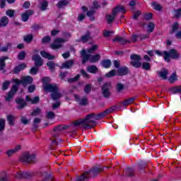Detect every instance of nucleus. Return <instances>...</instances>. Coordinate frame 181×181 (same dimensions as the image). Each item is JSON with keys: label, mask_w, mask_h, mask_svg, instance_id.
Instances as JSON below:
<instances>
[{"label": "nucleus", "mask_w": 181, "mask_h": 181, "mask_svg": "<svg viewBox=\"0 0 181 181\" xmlns=\"http://www.w3.org/2000/svg\"><path fill=\"white\" fill-rule=\"evenodd\" d=\"M86 179H90V177H88L87 175L83 173V174L81 177H77L76 181H84Z\"/></svg>", "instance_id": "6e6d98bb"}, {"label": "nucleus", "mask_w": 181, "mask_h": 181, "mask_svg": "<svg viewBox=\"0 0 181 181\" xmlns=\"http://www.w3.org/2000/svg\"><path fill=\"white\" fill-rule=\"evenodd\" d=\"M32 40H33V35L32 34H29L24 37V41H25L26 43H30Z\"/></svg>", "instance_id": "864d4df0"}, {"label": "nucleus", "mask_w": 181, "mask_h": 181, "mask_svg": "<svg viewBox=\"0 0 181 181\" xmlns=\"http://www.w3.org/2000/svg\"><path fill=\"white\" fill-rule=\"evenodd\" d=\"M102 90V94L105 98H108L111 96V92L110 90H111V83L106 82L103 84V86L101 87Z\"/></svg>", "instance_id": "9d476101"}, {"label": "nucleus", "mask_w": 181, "mask_h": 181, "mask_svg": "<svg viewBox=\"0 0 181 181\" xmlns=\"http://www.w3.org/2000/svg\"><path fill=\"white\" fill-rule=\"evenodd\" d=\"M9 86H11V81H5L2 83V88H1V89L3 90V91H5L7 88H9Z\"/></svg>", "instance_id": "de8ad7c7"}, {"label": "nucleus", "mask_w": 181, "mask_h": 181, "mask_svg": "<svg viewBox=\"0 0 181 181\" xmlns=\"http://www.w3.org/2000/svg\"><path fill=\"white\" fill-rule=\"evenodd\" d=\"M67 5H69V1L61 0L58 1L57 6L59 8V9H62V8H64V6H67Z\"/></svg>", "instance_id": "473e14b6"}, {"label": "nucleus", "mask_w": 181, "mask_h": 181, "mask_svg": "<svg viewBox=\"0 0 181 181\" xmlns=\"http://www.w3.org/2000/svg\"><path fill=\"white\" fill-rule=\"evenodd\" d=\"M25 57H26V52L25 51H22L20 53H18V60H25Z\"/></svg>", "instance_id": "4d7b16f0"}, {"label": "nucleus", "mask_w": 181, "mask_h": 181, "mask_svg": "<svg viewBox=\"0 0 181 181\" xmlns=\"http://www.w3.org/2000/svg\"><path fill=\"white\" fill-rule=\"evenodd\" d=\"M117 74V72H115V70H112L109 71L108 73L105 74V76L107 77H114Z\"/></svg>", "instance_id": "338daca9"}, {"label": "nucleus", "mask_w": 181, "mask_h": 181, "mask_svg": "<svg viewBox=\"0 0 181 181\" xmlns=\"http://www.w3.org/2000/svg\"><path fill=\"white\" fill-rule=\"evenodd\" d=\"M74 98L78 105H81L82 107L88 105V99L87 97L80 98L78 95H75Z\"/></svg>", "instance_id": "9b49d317"}, {"label": "nucleus", "mask_w": 181, "mask_h": 181, "mask_svg": "<svg viewBox=\"0 0 181 181\" xmlns=\"http://www.w3.org/2000/svg\"><path fill=\"white\" fill-rule=\"evenodd\" d=\"M9 23V18L6 17V16H3L0 20V26L5 27L6 25Z\"/></svg>", "instance_id": "72a5a7b5"}, {"label": "nucleus", "mask_w": 181, "mask_h": 181, "mask_svg": "<svg viewBox=\"0 0 181 181\" xmlns=\"http://www.w3.org/2000/svg\"><path fill=\"white\" fill-rule=\"evenodd\" d=\"M103 170H104V169L101 167H94L89 171H85V175H87L88 176V175H92L93 177H95V176H97L100 172H103Z\"/></svg>", "instance_id": "f8f14e48"}, {"label": "nucleus", "mask_w": 181, "mask_h": 181, "mask_svg": "<svg viewBox=\"0 0 181 181\" xmlns=\"http://www.w3.org/2000/svg\"><path fill=\"white\" fill-rule=\"evenodd\" d=\"M33 81V78L30 76H24L21 79V84L23 87H26V86L29 84H32Z\"/></svg>", "instance_id": "6ab92c4d"}, {"label": "nucleus", "mask_w": 181, "mask_h": 181, "mask_svg": "<svg viewBox=\"0 0 181 181\" xmlns=\"http://www.w3.org/2000/svg\"><path fill=\"white\" fill-rule=\"evenodd\" d=\"M119 12H121V13H125L127 12V10L125 9V6H117L112 10V15H114V16H117V15H118V13Z\"/></svg>", "instance_id": "dca6fc26"}, {"label": "nucleus", "mask_w": 181, "mask_h": 181, "mask_svg": "<svg viewBox=\"0 0 181 181\" xmlns=\"http://www.w3.org/2000/svg\"><path fill=\"white\" fill-rule=\"evenodd\" d=\"M79 79H80V74H78L74 78H69L68 82L69 83H74L76 81H78Z\"/></svg>", "instance_id": "e2e57ef3"}, {"label": "nucleus", "mask_w": 181, "mask_h": 181, "mask_svg": "<svg viewBox=\"0 0 181 181\" xmlns=\"http://www.w3.org/2000/svg\"><path fill=\"white\" fill-rule=\"evenodd\" d=\"M173 12H174V15H175V18L177 19H179V18H180V16H181V8H180L178 9H175L173 11Z\"/></svg>", "instance_id": "bf43d9fd"}, {"label": "nucleus", "mask_w": 181, "mask_h": 181, "mask_svg": "<svg viewBox=\"0 0 181 181\" xmlns=\"http://www.w3.org/2000/svg\"><path fill=\"white\" fill-rule=\"evenodd\" d=\"M83 91L85 94H90V93H91V84H86L84 87Z\"/></svg>", "instance_id": "09e8293b"}, {"label": "nucleus", "mask_w": 181, "mask_h": 181, "mask_svg": "<svg viewBox=\"0 0 181 181\" xmlns=\"http://www.w3.org/2000/svg\"><path fill=\"white\" fill-rule=\"evenodd\" d=\"M141 67L143 69V70L149 71V70H151V64H149V62H143L141 65Z\"/></svg>", "instance_id": "ea45409f"}, {"label": "nucleus", "mask_w": 181, "mask_h": 181, "mask_svg": "<svg viewBox=\"0 0 181 181\" xmlns=\"http://www.w3.org/2000/svg\"><path fill=\"white\" fill-rule=\"evenodd\" d=\"M158 74L161 78H163V80H166V78H168V75L169 74V71L163 69L160 72H158Z\"/></svg>", "instance_id": "cd10ccee"}, {"label": "nucleus", "mask_w": 181, "mask_h": 181, "mask_svg": "<svg viewBox=\"0 0 181 181\" xmlns=\"http://www.w3.org/2000/svg\"><path fill=\"white\" fill-rule=\"evenodd\" d=\"M47 6H49V3L46 1H42L40 3V11H46L47 9Z\"/></svg>", "instance_id": "37998d69"}, {"label": "nucleus", "mask_w": 181, "mask_h": 181, "mask_svg": "<svg viewBox=\"0 0 181 181\" xmlns=\"http://www.w3.org/2000/svg\"><path fill=\"white\" fill-rule=\"evenodd\" d=\"M11 46H12V44L8 43V44L6 45V46H4V47H1L0 50H1V52H8V49H9L10 47H11Z\"/></svg>", "instance_id": "69168bd1"}, {"label": "nucleus", "mask_w": 181, "mask_h": 181, "mask_svg": "<svg viewBox=\"0 0 181 181\" xmlns=\"http://www.w3.org/2000/svg\"><path fill=\"white\" fill-rule=\"evenodd\" d=\"M94 13H95V11L90 10L87 12L86 15L88 18H90V21H95Z\"/></svg>", "instance_id": "c03bdc74"}, {"label": "nucleus", "mask_w": 181, "mask_h": 181, "mask_svg": "<svg viewBox=\"0 0 181 181\" xmlns=\"http://www.w3.org/2000/svg\"><path fill=\"white\" fill-rule=\"evenodd\" d=\"M41 113H42V110H40V108L39 107H37L35 110H34L31 112V115L33 117H37V115H40Z\"/></svg>", "instance_id": "a18cd8bd"}, {"label": "nucleus", "mask_w": 181, "mask_h": 181, "mask_svg": "<svg viewBox=\"0 0 181 181\" xmlns=\"http://www.w3.org/2000/svg\"><path fill=\"white\" fill-rule=\"evenodd\" d=\"M33 176V173L29 172H23V179H30Z\"/></svg>", "instance_id": "603ef678"}, {"label": "nucleus", "mask_w": 181, "mask_h": 181, "mask_svg": "<svg viewBox=\"0 0 181 181\" xmlns=\"http://www.w3.org/2000/svg\"><path fill=\"white\" fill-rule=\"evenodd\" d=\"M55 117H56V114H54V112H48L47 113V118L48 119H54Z\"/></svg>", "instance_id": "0e129e2a"}, {"label": "nucleus", "mask_w": 181, "mask_h": 181, "mask_svg": "<svg viewBox=\"0 0 181 181\" xmlns=\"http://www.w3.org/2000/svg\"><path fill=\"white\" fill-rule=\"evenodd\" d=\"M40 55L42 57H44V59H47V60H54L56 58L54 55H52L45 51H41Z\"/></svg>", "instance_id": "a878e982"}, {"label": "nucleus", "mask_w": 181, "mask_h": 181, "mask_svg": "<svg viewBox=\"0 0 181 181\" xmlns=\"http://www.w3.org/2000/svg\"><path fill=\"white\" fill-rule=\"evenodd\" d=\"M13 81L17 85L12 86L10 91L7 93V95L5 96V100L8 102L12 100L13 96L15 94H16V93H18V90H19V85L22 84V81H19L18 78L13 79Z\"/></svg>", "instance_id": "39448f33"}, {"label": "nucleus", "mask_w": 181, "mask_h": 181, "mask_svg": "<svg viewBox=\"0 0 181 181\" xmlns=\"http://www.w3.org/2000/svg\"><path fill=\"white\" fill-rule=\"evenodd\" d=\"M117 73V76H127V74L129 73V69L127 66H122L120 68H118Z\"/></svg>", "instance_id": "aec40b11"}, {"label": "nucleus", "mask_w": 181, "mask_h": 181, "mask_svg": "<svg viewBox=\"0 0 181 181\" xmlns=\"http://www.w3.org/2000/svg\"><path fill=\"white\" fill-rule=\"evenodd\" d=\"M9 57L3 56L0 58V70H4L6 64L5 63V60H8Z\"/></svg>", "instance_id": "7c9ffc66"}, {"label": "nucleus", "mask_w": 181, "mask_h": 181, "mask_svg": "<svg viewBox=\"0 0 181 181\" xmlns=\"http://www.w3.org/2000/svg\"><path fill=\"white\" fill-rule=\"evenodd\" d=\"M101 64L105 69H110L111 67L112 62L110 59H104L101 62Z\"/></svg>", "instance_id": "c9c22d12"}, {"label": "nucleus", "mask_w": 181, "mask_h": 181, "mask_svg": "<svg viewBox=\"0 0 181 181\" xmlns=\"http://www.w3.org/2000/svg\"><path fill=\"white\" fill-rule=\"evenodd\" d=\"M40 122H42V119L39 118V117H35L33 120V129L36 130L37 128H38V125L37 124H40Z\"/></svg>", "instance_id": "4c0bfd02"}, {"label": "nucleus", "mask_w": 181, "mask_h": 181, "mask_svg": "<svg viewBox=\"0 0 181 181\" xmlns=\"http://www.w3.org/2000/svg\"><path fill=\"white\" fill-rule=\"evenodd\" d=\"M93 39L91 37V33L90 31H87L83 35H82L78 42H82V43H87V42H90Z\"/></svg>", "instance_id": "4468645a"}, {"label": "nucleus", "mask_w": 181, "mask_h": 181, "mask_svg": "<svg viewBox=\"0 0 181 181\" xmlns=\"http://www.w3.org/2000/svg\"><path fill=\"white\" fill-rule=\"evenodd\" d=\"M21 162H25L26 163H32L33 162H37L36 154L30 153L29 152H25L23 154L21 158Z\"/></svg>", "instance_id": "6e6552de"}, {"label": "nucleus", "mask_w": 181, "mask_h": 181, "mask_svg": "<svg viewBox=\"0 0 181 181\" xmlns=\"http://www.w3.org/2000/svg\"><path fill=\"white\" fill-rule=\"evenodd\" d=\"M7 121L8 122V125L11 127H13L15 125V121L16 119V117L13 115H7Z\"/></svg>", "instance_id": "c85d7f7f"}, {"label": "nucleus", "mask_w": 181, "mask_h": 181, "mask_svg": "<svg viewBox=\"0 0 181 181\" xmlns=\"http://www.w3.org/2000/svg\"><path fill=\"white\" fill-rule=\"evenodd\" d=\"M35 13L33 10H27L23 13L21 14V19L23 22H28L29 21V17L32 16Z\"/></svg>", "instance_id": "ddd939ff"}, {"label": "nucleus", "mask_w": 181, "mask_h": 181, "mask_svg": "<svg viewBox=\"0 0 181 181\" xmlns=\"http://www.w3.org/2000/svg\"><path fill=\"white\" fill-rule=\"evenodd\" d=\"M81 54L83 57L82 64L88 62V59L90 63H97V62L101 59V56L100 54L92 55L91 54H87L86 49H82L81 51Z\"/></svg>", "instance_id": "20e7f679"}, {"label": "nucleus", "mask_w": 181, "mask_h": 181, "mask_svg": "<svg viewBox=\"0 0 181 181\" xmlns=\"http://www.w3.org/2000/svg\"><path fill=\"white\" fill-rule=\"evenodd\" d=\"M152 6L155 11H162V6L159 4H157L156 1H153L152 3Z\"/></svg>", "instance_id": "79ce46f5"}, {"label": "nucleus", "mask_w": 181, "mask_h": 181, "mask_svg": "<svg viewBox=\"0 0 181 181\" xmlns=\"http://www.w3.org/2000/svg\"><path fill=\"white\" fill-rule=\"evenodd\" d=\"M115 106H112L109 109H107L104 112L95 114L91 113L86 116L83 119H80L74 122V127H81V128H84L85 129H91V128H94L95 127L97 122L95 121L98 119H103L105 115H108V114H111V112H114L115 111Z\"/></svg>", "instance_id": "f257e3e1"}, {"label": "nucleus", "mask_w": 181, "mask_h": 181, "mask_svg": "<svg viewBox=\"0 0 181 181\" xmlns=\"http://www.w3.org/2000/svg\"><path fill=\"white\" fill-rule=\"evenodd\" d=\"M41 175L44 177L42 181H54V177H53L52 175L49 174L47 171L41 173Z\"/></svg>", "instance_id": "4be33fe9"}, {"label": "nucleus", "mask_w": 181, "mask_h": 181, "mask_svg": "<svg viewBox=\"0 0 181 181\" xmlns=\"http://www.w3.org/2000/svg\"><path fill=\"white\" fill-rule=\"evenodd\" d=\"M165 57H164V60L169 63L170 62V59L174 60H177L179 57H180V53L176 50V49H171L169 52L166 51Z\"/></svg>", "instance_id": "0eeeda50"}, {"label": "nucleus", "mask_w": 181, "mask_h": 181, "mask_svg": "<svg viewBox=\"0 0 181 181\" xmlns=\"http://www.w3.org/2000/svg\"><path fill=\"white\" fill-rule=\"evenodd\" d=\"M180 28L179 23L175 22L172 25V30L170 31V35H173L175 32H177V30Z\"/></svg>", "instance_id": "e433bc0d"}, {"label": "nucleus", "mask_w": 181, "mask_h": 181, "mask_svg": "<svg viewBox=\"0 0 181 181\" xmlns=\"http://www.w3.org/2000/svg\"><path fill=\"white\" fill-rule=\"evenodd\" d=\"M73 64H74V60L70 59L69 61H66V62L63 63L60 66V69H70Z\"/></svg>", "instance_id": "bb28decb"}, {"label": "nucleus", "mask_w": 181, "mask_h": 181, "mask_svg": "<svg viewBox=\"0 0 181 181\" xmlns=\"http://www.w3.org/2000/svg\"><path fill=\"white\" fill-rule=\"evenodd\" d=\"M26 69V64L22 63L19 64L18 66L14 67L13 69V74H19L20 71H22V70H25Z\"/></svg>", "instance_id": "412c9836"}, {"label": "nucleus", "mask_w": 181, "mask_h": 181, "mask_svg": "<svg viewBox=\"0 0 181 181\" xmlns=\"http://www.w3.org/2000/svg\"><path fill=\"white\" fill-rule=\"evenodd\" d=\"M113 42H119L120 45H126L127 43H131V41L127 40L125 38L119 36H117L112 40Z\"/></svg>", "instance_id": "5701e85b"}, {"label": "nucleus", "mask_w": 181, "mask_h": 181, "mask_svg": "<svg viewBox=\"0 0 181 181\" xmlns=\"http://www.w3.org/2000/svg\"><path fill=\"white\" fill-rule=\"evenodd\" d=\"M177 80V75H176V73H173L168 78V81L170 83H175Z\"/></svg>", "instance_id": "8fccbe9b"}, {"label": "nucleus", "mask_w": 181, "mask_h": 181, "mask_svg": "<svg viewBox=\"0 0 181 181\" xmlns=\"http://www.w3.org/2000/svg\"><path fill=\"white\" fill-rule=\"evenodd\" d=\"M87 71H88V73L95 74V73H98V68H97V66H95V65L88 66Z\"/></svg>", "instance_id": "2f4dec72"}, {"label": "nucleus", "mask_w": 181, "mask_h": 181, "mask_svg": "<svg viewBox=\"0 0 181 181\" xmlns=\"http://www.w3.org/2000/svg\"><path fill=\"white\" fill-rule=\"evenodd\" d=\"M5 119L0 117V132L5 129Z\"/></svg>", "instance_id": "5fc2aeb1"}, {"label": "nucleus", "mask_w": 181, "mask_h": 181, "mask_svg": "<svg viewBox=\"0 0 181 181\" xmlns=\"http://www.w3.org/2000/svg\"><path fill=\"white\" fill-rule=\"evenodd\" d=\"M115 88L117 93H122V91L125 90V85L122 83H117L115 86Z\"/></svg>", "instance_id": "f704fd0d"}, {"label": "nucleus", "mask_w": 181, "mask_h": 181, "mask_svg": "<svg viewBox=\"0 0 181 181\" xmlns=\"http://www.w3.org/2000/svg\"><path fill=\"white\" fill-rule=\"evenodd\" d=\"M69 126H66L64 124L58 125L54 128L52 133V137L50 139V141H52L51 146H54V145H59V144H60V142L63 141L59 139V136H60V134H62L63 131H66V129H69Z\"/></svg>", "instance_id": "f03ea898"}, {"label": "nucleus", "mask_w": 181, "mask_h": 181, "mask_svg": "<svg viewBox=\"0 0 181 181\" xmlns=\"http://www.w3.org/2000/svg\"><path fill=\"white\" fill-rule=\"evenodd\" d=\"M130 59L132 60L130 62V64L133 66V67H136V69H139L141 66H142V63L141 62L142 58L140 57V55L133 54L130 55Z\"/></svg>", "instance_id": "1a4fd4ad"}, {"label": "nucleus", "mask_w": 181, "mask_h": 181, "mask_svg": "<svg viewBox=\"0 0 181 181\" xmlns=\"http://www.w3.org/2000/svg\"><path fill=\"white\" fill-rule=\"evenodd\" d=\"M6 15L9 16V18H13L15 16V10L8 9L6 11Z\"/></svg>", "instance_id": "13d9d810"}, {"label": "nucleus", "mask_w": 181, "mask_h": 181, "mask_svg": "<svg viewBox=\"0 0 181 181\" xmlns=\"http://www.w3.org/2000/svg\"><path fill=\"white\" fill-rule=\"evenodd\" d=\"M22 149V146L17 145L14 148L10 149L6 152V155L8 156V158H11L12 155H15V153H17V152H19Z\"/></svg>", "instance_id": "f3484780"}, {"label": "nucleus", "mask_w": 181, "mask_h": 181, "mask_svg": "<svg viewBox=\"0 0 181 181\" xmlns=\"http://www.w3.org/2000/svg\"><path fill=\"white\" fill-rule=\"evenodd\" d=\"M126 176L128 177H132L135 176V170L131 167H128L127 169L124 170Z\"/></svg>", "instance_id": "393cba45"}, {"label": "nucleus", "mask_w": 181, "mask_h": 181, "mask_svg": "<svg viewBox=\"0 0 181 181\" xmlns=\"http://www.w3.org/2000/svg\"><path fill=\"white\" fill-rule=\"evenodd\" d=\"M116 16H114L113 14H112V16L111 14H107L106 16V19H107V23L109 25H111V23H112L113 21H115Z\"/></svg>", "instance_id": "58836bf2"}, {"label": "nucleus", "mask_w": 181, "mask_h": 181, "mask_svg": "<svg viewBox=\"0 0 181 181\" xmlns=\"http://www.w3.org/2000/svg\"><path fill=\"white\" fill-rule=\"evenodd\" d=\"M62 93H60L59 92V90L52 92V93H51V98L54 101H56L57 100H59V98H62Z\"/></svg>", "instance_id": "c756f323"}, {"label": "nucleus", "mask_w": 181, "mask_h": 181, "mask_svg": "<svg viewBox=\"0 0 181 181\" xmlns=\"http://www.w3.org/2000/svg\"><path fill=\"white\" fill-rule=\"evenodd\" d=\"M170 91H171L173 94H177L179 93H181V86H175L174 88H171L170 89Z\"/></svg>", "instance_id": "a19ab883"}, {"label": "nucleus", "mask_w": 181, "mask_h": 181, "mask_svg": "<svg viewBox=\"0 0 181 181\" xmlns=\"http://www.w3.org/2000/svg\"><path fill=\"white\" fill-rule=\"evenodd\" d=\"M135 101V98H129L120 103V105L122 107H128V105H130V104H132Z\"/></svg>", "instance_id": "b1692460"}, {"label": "nucleus", "mask_w": 181, "mask_h": 181, "mask_svg": "<svg viewBox=\"0 0 181 181\" xmlns=\"http://www.w3.org/2000/svg\"><path fill=\"white\" fill-rule=\"evenodd\" d=\"M21 122H22V124H23L24 125H28V124H29L30 122V119H28L26 118V117L25 116H22L21 117Z\"/></svg>", "instance_id": "680f3d73"}, {"label": "nucleus", "mask_w": 181, "mask_h": 181, "mask_svg": "<svg viewBox=\"0 0 181 181\" xmlns=\"http://www.w3.org/2000/svg\"><path fill=\"white\" fill-rule=\"evenodd\" d=\"M16 104H18V106H17L18 110H23V108L26 107V102L25 101V99L17 98L16 99Z\"/></svg>", "instance_id": "a211bd4d"}, {"label": "nucleus", "mask_w": 181, "mask_h": 181, "mask_svg": "<svg viewBox=\"0 0 181 181\" xmlns=\"http://www.w3.org/2000/svg\"><path fill=\"white\" fill-rule=\"evenodd\" d=\"M42 81L44 82L42 84V87L45 91L47 93H54V91H59V86L56 83H49L48 81H50V78L49 77H45L42 78Z\"/></svg>", "instance_id": "423d86ee"}, {"label": "nucleus", "mask_w": 181, "mask_h": 181, "mask_svg": "<svg viewBox=\"0 0 181 181\" xmlns=\"http://www.w3.org/2000/svg\"><path fill=\"white\" fill-rule=\"evenodd\" d=\"M153 15H152V13H147L144 15V21H151L152 19Z\"/></svg>", "instance_id": "052dcab7"}, {"label": "nucleus", "mask_w": 181, "mask_h": 181, "mask_svg": "<svg viewBox=\"0 0 181 181\" xmlns=\"http://www.w3.org/2000/svg\"><path fill=\"white\" fill-rule=\"evenodd\" d=\"M148 28V33H152L153 32V30L155 29V24L153 23H149L147 25Z\"/></svg>", "instance_id": "3c124183"}, {"label": "nucleus", "mask_w": 181, "mask_h": 181, "mask_svg": "<svg viewBox=\"0 0 181 181\" xmlns=\"http://www.w3.org/2000/svg\"><path fill=\"white\" fill-rule=\"evenodd\" d=\"M97 49H98V45H93L90 48L88 49L86 52L90 54H93V53H94V52L97 50Z\"/></svg>", "instance_id": "49530a36"}, {"label": "nucleus", "mask_w": 181, "mask_h": 181, "mask_svg": "<svg viewBox=\"0 0 181 181\" xmlns=\"http://www.w3.org/2000/svg\"><path fill=\"white\" fill-rule=\"evenodd\" d=\"M47 66L49 67V70H51L52 71L54 70V63H53L52 62H48L47 63Z\"/></svg>", "instance_id": "774afa93"}, {"label": "nucleus", "mask_w": 181, "mask_h": 181, "mask_svg": "<svg viewBox=\"0 0 181 181\" xmlns=\"http://www.w3.org/2000/svg\"><path fill=\"white\" fill-rule=\"evenodd\" d=\"M33 60L35 62V66L36 67H40L43 66V60H42V57L39 54H35L32 57Z\"/></svg>", "instance_id": "2eb2a0df"}, {"label": "nucleus", "mask_w": 181, "mask_h": 181, "mask_svg": "<svg viewBox=\"0 0 181 181\" xmlns=\"http://www.w3.org/2000/svg\"><path fill=\"white\" fill-rule=\"evenodd\" d=\"M62 36L65 38H57L54 40V43L51 44L50 47L53 50H56L57 49H61L63 47L62 43H66V42H69V39L71 37V33L64 32L62 33Z\"/></svg>", "instance_id": "7ed1b4c3"}]
</instances>
